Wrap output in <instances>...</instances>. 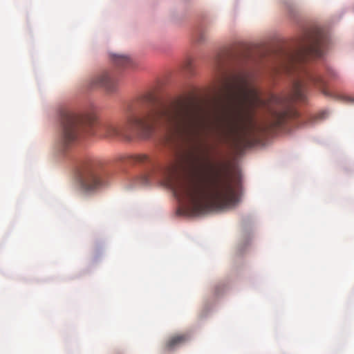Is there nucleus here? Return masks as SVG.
Masks as SVG:
<instances>
[{"label":"nucleus","mask_w":354,"mask_h":354,"mask_svg":"<svg viewBox=\"0 0 354 354\" xmlns=\"http://www.w3.org/2000/svg\"><path fill=\"white\" fill-rule=\"evenodd\" d=\"M326 35L323 30L315 28L306 35V41L297 54L290 57L289 73H297L298 79L292 85L290 96L271 95L268 100L261 98L259 91L250 83V75L245 72L228 75L223 64L219 63L218 89L220 100L224 104L225 131L227 135L246 140L255 131L283 129L290 116L292 101H304L308 83L324 86L319 75L303 66L308 57H321L324 55Z\"/></svg>","instance_id":"f257e3e1"},{"label":"nucleus","mask_w":354,"mask_h":354,"mask_svg":"<svg viewBox=\"0 0 354 354\" xmlns=\"http://www.w3.org/2000/svg\"><path fill=\"white\" fill-rule=\"evenodd\" d=\"M125 121L106 123L101 131L106 137L128 138L134 133L142 138H149L157 124L166 127L177 136L198 133L202 125L199 114L189 106L178 102L170 106L158 103L151 93L145 94L127 106Z\"/></svg>","instance_id":"f03ea898"},{"label":"nucleus","mask_w":354,"mask_h":354,"mask_svg":"<svg viewBox=\"0 0 354 354\" xmlns=\"http://www.w3.org/2000/svg\"><path fill=\"white\" fill-rule=\"evenodd\" d=\"M189 165L191 177L177 185L174 194L187 204L192 214L200 215L229 209L239 202V194L230 178L217 176L207 179L198 156H192Z\"/></svg>","instance_id":"7ed1b4c3"},{"label":"nucleus","mask_w":354,"mask_h":354,"mask_svg":"<svg viewBox=\"0 0 354 354\" xmlns=\"http://www.w3.org/2000/svg\"><path fill=\"white\" fill-rule=\"evenodd\" d=\"M94 114L79 115L71 111H64L61 114L60 142L64 148L75 143L81 133L95 123Z\"/></svg>","instance_id":"20e7f679"},{"label":"nucleus","mask_w":354,"mask_h":354,"mask_svg":"<svg viewBox=\"0 0 354 354\" xmlns=\"http://www.w3.org/2000/svg\"><path fill=\"white\" fill-rule=\"evenodd\" d=\"M77 183L84 193H93L104 185L102 173L99 165L94 162L84 164L77 175Z\"/></svg>","instance_id":"39448f33"},{"label":"nucleus","mask_w":354,"mask_h":354,"mask_svg":"<svg viewBox=\"0 0 354 354\" xmlns=\"http://www.w3.org/2000/svg\"><path fill=\"white\" fill-rule=\"evenodd\" d=\"M127 162L133 165H144L148 169V172L145 174L141 179V183L148 184L151 178H156V176H163L166 178H171L176 171L174 166L169 167H162L158 165L153 159L145 154L131 155L127 157Z\"/></svg>","instance_id":"423d86ee"},{"label":"nucleus","mask_w":354,"mask_h":354,"mask_svg":"<svg viewBox=\"0 0 354 354\" xmlns=\"http://www.w3.org/2000/svg\"><path fill=\"white\" fill-rule=\"evenodd\" d=\"M88 86L91 88H103L107 93H111L117 91L118 84L113 70H104L91 77Z\"/></svg>","instance_id":"0eeeda50"},{"label":"nucleus","mask_w":354,"mask_h":354,"mask_svg":"<svg viewBox=\"0 0 354 354\" xmlns=\"http://www.w3.org/2000/svg\"><path fill=\"white\" fill-rule=\"evenodd\" d=\"M113 64L120 68H128L133 65V59L128 55L112 54L111 55Z\"/></svg>","instance_id":"6e6552de"},{"label":"nucleus","mask_w":354,"mask_h":354,"mask_svg":"<svg viewBox=\"0 0 354 354\" xmlns=\"http://www.w3.org/2000/svg\"><path fill=\"white\" fill-rule=\"evenodd\" d=\"M187 339L185 335H177L171 337L166 342L165 349L166 351H172L179 346Z\"/></svg>","instance_id":"1a4fd4ad"},{"label":"nucleus","mask_w":354,"mask_h":354,"mask_svg":"<svg viewBox=\"0 0 354 354\" xmlns=\"http://www.w3.org/2000/svg\"><path fill=\"white\" fill-rule=\"evenodd\" d=\"M348 100L350 102H354V99H353V98L349 97V98H348Z\"/></svg>","instance_id":"9d476101"}]
</instances>
